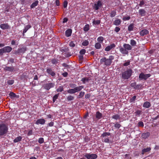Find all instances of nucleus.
<instances>
[{
	"instance_id": "obj_1",
	"label": "nucleus",
	"mask_w": 159,
	"mask_h": 159,
	"mask_svg": "<svg viewBox=\"0 0 159 159\" xmlns=\"http://www.w3.org/2000/svg\"><path fill=\"white\" fill-rule=\"evenodd\" d=\"M114 59V57L112 55H110L109 57L108 58L106 57H103L100 60L101 64H104V65L107 66H109L111 65L112 61Z\"/></svg>"
},
{
	"instance_id": "obj_2",
	"label": "nucleus",
	"mask_w": 159,
	"mask_h": 159,
	"mask_svg": "<svg viewBox=\"0 0 159 159\" xmlns=\"http://www.w3.org/2000/svg\"><path fill=\"white\" fill-rule=\"evenodd\" d=\"M8 130V125L7 123H2L0 124V137L5 136Z\"/></svg>"
},
{
	"instance_id": "obj_3",
	"label": "nucleus",
	"mask_w": 159,
	"mask_h": 159,
	"mask_svg": "<svg viewBox=\"0 0 159 159\" xmlns=\"http://www.w3.org/2000/svg\"><path fill=\"white\" fill-rule=\"evenodd\" d=\"M132 49V46L128 44L124 43L123 47H120V51L123 54L127 55L128 54V51Z\"/></svg>"
},
{
	"instance_id": "obj_4",
	"label": "nucleus",
	"mask_w": 159,
	"mask_h": 159,
	"mask_svg": "<svg viewBox=\"0 0 159 159\" xmlns=\"http://www.w3.org/2000/svg\"><path fill=\"white\" fill-rule=\"evenodd\" d=\"M133 73L132 70L131 69H129L122 73L121 78L124 80H128L131 76Z\"/></svg>"
},
{
	"instance_id": "obj_5",
	"label": "nucleus",
	"mask_w": 159,
	"mask_h": 159,
	"mask_svg": "<svg viewBox=\"0 0 159 159\" xmlns=\"http://www.w3.org/2000/svg\"><path fill=\"white\" fill-rule=\"evenodd\" d=\"M84 88L83 86H77L74 89H69L67 91L68 93L70 94H74L81 90Z\"/></svg>"
},
{
	"instance_id": "obj_6",
	"label": "nucleus",
	"mask_w": 159,
	"mask_h": 159,
	"mask_svg": "<svg viewBox=\"0 0 159 159\" xmlns=\"http://www.w3.org/2000/svg\"><path fill=\"white\" fill-rule=\"evenodd\" d=\"M84 156L87 159H96L98 157L97 154L93 153L90 154V153H86L84 155Z\"/></svg>"
},
{
	"instance_id": "obj_7",
	"label": "nucleus",
	"mask_w": 159,
	"mask_h": 159,
	"mask_svg": "<svg viewBox=\"0 0 159 159\" xmlns=\"http://www.w3.org/2000/svg\"><path fill=\"white\" fill-rule=\"evenodd\" d=\"M151 76V75L150 74H144L142 72L139 75V79L140 80H146Z\"/></svg>"
},
{
	"instance_id": "obj_8",
	"label": "nucleus",
	"mask_w": 159,
	"mask_h": 159,
	"mask_svg": "<svg viewBox=\"0 0 159 159\" xmlns=\"http://www.w3.org/2000/svg\"><path fill=\"white\" fill-rule=\"evenodd\" d=\"M102 6V3L100 0L98 1L96 3H94L93 6V8L95 10H98Z\"/></svg>"
},
{
	"instance_id": "obj_9",
	"label": "nucleus",
	"mask_w": 159,
	"mask_h": 159,
	"mask_svg": "<svg viewBox=\"0 0 159 159\" xmlns=\"http://www.w3.org/2000/svg\"><path fill=\"white\" fill-rule=\"evenodd\" d=\"M55 84L53 83H50L44 84L43 86L44 88L46 90H48L51 88L54 87Z\"/></svg>"
},
{
	"instance_id": "obj_10",
	"label": "nucleus",
	"mask_w": 159,
	"mask_h": 159,
	"mask_svg": "<svg viewBox=\"0 0 159 159\" xmlns=\"http://www.w3.org/2000/svg\"><path fill=\"white\" fill-rule=\"evenodd\" d=\"M26 49L25 47L20 48L18 50L16 51L15 52V54H22L24 53L26 51Z\"/></svg>"
},
{
	"instance_id": "obj_11",
	"label": "nucleus",
	"mask_w": 159,
	"mask_h": 159,
	"mask_svg": "<svg viewBox=\"0 0 159 159\" xmlns=\"http://www.w3.org/2000/svg\"><path fill=\"white\" fill-rule=\"evenodd\" d=\"M9 95L11 99H17L20 98L19 95H16L15 93L12 92L10 93Z\"/></svg>"
},
{
	"instance_id": "obj_12",
	"label": "nucleus",
	"mask_w": 159,
	"mask_h": 159,
	"mask_svg": "<svg viewBox=\"0 0 159 159\" xmlns=\"http://www.w3.org/2000/svg\"><path fill=\"white\" fill-rule=\"evenodd\" d=\"M46 72L52 76H54L56 75L55 73L51 68H47L46 69Z\"/></svg>"
},
{
	"instance_id": "obj_13",
	"label": "nucleus",
	"mask_w": 159,
	"mask_h": 159,
	"mask_svg": "<svg viewBox=\"0 0 159 159\" xmlns=\"http://www.w3.org/2000/svg\"><path fill=\"white\" fill-rule=\"evenodd\" d=\"M0 28L3 30H5L9 29L10 27L8 23L2 24L0 25Z\"/></svg>"
},
{
	"instance_id": "obj_14",
	"label": "nucleus",
	"mask_w": 159,
	"mask_h": 159,
	"mask_svg": "<svg viewBox=\"0 0 159 159\" xmlns=\"http://www.w3.org/2000/svg\"><path fill=\"white\" fill-rule=\"evenodd\" d=\"M45 122V120L43 119H40L38 120L35 122L36 125H43Z\"/></svg>"
},
{
	"instance_id": "obj_15",
	"label": "nucleus",
	"mask_w": 159,
	"mask_h": 159,
	"mask_svg": "<svg viewBox=\"0 0 159 159\" xmlns=\"http://www.w3.org/2000/svg\"><path fill=\"white\" fill-rule=\"evenodd\" d=\"M149 33V31L146 29L141 30L140 32V34L141 36H144Z\"/></svg>"
},
{
	"instance_id": "obj_16",
	"label": "nucleus",
	"mask_w": 159,
	"mask_h": 159,
	"mask_svg": "<svg viewBox=\"0 0 159 159\" xmlns=\"http://www.w3.org/2000/svg\"><path fill=\"white\" fill-rule=\"evenodd\" d=\"M5 53L10 52L12 50V48L9 46L4 47L3 48Z\"/></svg>"
},
{
	"instance_id": "obj_17",
	"label": "nucleus",
	"mask_w": 159,
	"mask_h": 159,
	"mask_svg": "<svg viewBox=\"0 0 159 159\" xmlns=\"http://www.w3.org/2000/svg\"><path fill=\"white\" fill-rule=\"evenodd\" d=\"M72 33V30L71 29H68L65 31V35L67 37L71 36Z\"/></svg>"
},
{
	"instance_id": "obj_18",
	"label": "nucleus",
	"mask_w": 159,
	"mask_h": 159,
	"mask_svg": "<svg viewBox=\"0 0 159 159\" xmlns=\"http://www.w3.org/2000/svg\"><path fill=\"white\" fill-rule=\"evenodd\" d=\"M139 12L141 16H144L146 13V11L143 9H140L139 11Z\"/></svg>"
},
{
	"instance_id": "obj_19",
	"label": "nucleus",
	"mask_w": 159,
	"mask_h": 159,
	"mask_svg": "<svg viewBox=\"0 0 159 159\" xmlns=\"http://www.w3.org/2000/svg\"><path fill=\"white\" fill-rule=\"evenodd\" d=\"M150 135V133L149 132L143 133L142 134L141 137L144 139H146Z\"/></svg>"
},
{
	"instance_id": "obj_20",
	"label": "nucleus",
	"mask_w": 159,
	"mask_h": 159,
	"mask_svg": "<svg viewBox=\"0 0 159 159\" xmlns=\"http://www.w3.org/2000/svg\"><path fill=\"white\" fill-rule=\"evenodd\" d=\"M31 27V26L30 25H27L26 26L23 30V35H25V34L27 31Z\"/></svg>"
},
{
	"instance_id": "obj_21",
	"label": "nucleus",
	"mask_w": 159,
	"mask_h": 159,
	"mask_svg": "<svg viewBox=\"0 0 159 159\" xmlns=\"http://www.w3.org/2000/svg\"><path fill=\"white\" fill-rule=\"evenodd\" d=\"M102 114L99 111H98L96 112V117L97 120L101 119L102 117Z\"/></svg>"
},
{
	"instance_id": "obj_22",
	"label": "nucleus",
	"mask_w": 159,
	"mask_h": 159,
	"mask_svg": "<svg viewBox=\"0 0 159 159\" xmlns=\"http://www.w3.org/2000/svg\"><path fill=\"white\" fill-rule=\"evenodd\" d=\"M39 3V1L37 0L35 1L34 2L32 3L30 6V8H34L37 6Z\"/></svg>"
},
{
	"instance_id": "obj_23",
	"label": "nucleus",
	"mask_w": 159,
	"mask_h": 159,
	"mask_svg": "<svg viewBox=\"0 0 159 159\" xmlns=\"http://www.w3.org/2000/svg\"><path fill=\"white\" fill-rule=\"evenodd\" d=\"M4 70L6 71L12 72L14 70V68L12 66H6L4 68Z\"/></svg>"
},
{
	"instance_id": "obj_24",
	"label": "nucleus",
	"mask_w": 159,
	"mask_h": 159,
	"mask_svg": "<svg viewBox=\"0 0 159 159\" xmlns=\"http://www.w3.org/2000/svg\"><path fill=\"white\" fill-rule=\"evenodd\" d=\"M116 12L115 10H112L110 13V15L111 17H115L116 15Z\"/></svg>"
},
{
	"instance_id": "obj_25",
	"label": "nucleus",
	"mask_w": 159,
	"mask_h": 159,
	"mask_svg": "<svg viewBox=\"0 0 159 159\" xmlns=\"http://www.w3.org/2000/svg\"><path fill=\"white\" fill-rule=\"evenodd\" d=\"M151 150V148L150 147L147 148H146L143 149L142 150V154L143 155L146 152L150 151Z\"/></svg>"
},
{
	"instance_id": "obj_26",
	"label": "nucleus",
	"mask_w": 159,
	"mask_h": 159,
	"mask_svg": "<svg viewBox=\"0 0 159 159\" xmlns=\"http://www.w3.org/2000/svg\"><path fill=\"white\" fill-rule=\"evenodd\" d=\"M121 22V20L120 19H117L113 22V24L116 25L118 26L120 24Z\"/></svg>"
},
{
	"instance_id": "obj_27",
	"label": "nucleus",
	"mask_w": 159,
	"mask_h": 159,
	"mask_svg": "<svg viewBox=\"0 0 159 159\" xmlns=\"http://www.w3.org/2000/svg\"><path fill=\"white\" fill-rule=\"evenodd\" d=\"M58 60L57 59L55 58L52 59L51 61L53 65H56L58 63Z\"/></svg>"
},
{
	"instance_id": "obj_28",
	"label": "nucleus",
	"mask_w": 159,
	"mask_h": 159,
	"mask_svg": "<svg viewBox=\"0 0 159 159\" xmlns=\"http://www.w3.org/2000/svg\"><path fill=\"white\" fill-rule=\"evenodd\" d=\"M150 103L148 102H145L143 105V107H144L148 108L151 106Z\"/></svg>"
},
{
	"instance_id": "obj_29",
	"label": "nucleus",
	"mask_w": 159,
	"mask_h": 159,
	"mask_svg": "<svg viewBox=\"0 0 159 159\" xmlns=\"http://www.w3.org/2000/svg\"><path fill=\"white\" fill-rule=\"evenodd\" d=\"M22 139V137L19 136L13 140L14 143H17L21 141Z\"/></svg>"
},
{
	"instance_id": "obj_30",
	"label": "nucleus",
	"mask_w": 159,
	"mask_h": 159,
	"mask_svg": "<svg viewBox=\"0 0 159 159\" xmlns=\"http://www.w3.org/2000/svg\"><path fill=\"white\" fill-rule=\"evenodd\" d=\"M134 27V24L131 23L128 27V30L130 32L133 30Z\"/></svg>"
},
{
	"instance_id": "obj_31",
	"label": "nucleus",
	"mask_w": 159,
	"mask_h": 159,
	"mask_svg": "<svg viewBox=\"0 0 159 159\" xmlns=\"http://www.w3.org/2000/svg\"><path fill=\"white\" fill-rule=\"evenodd\" d=\"M104 39V38L102 36H99L97 39V41L98 43H102Z\"/></svg>"
},
{
	"instance_id": "obj_32",
	"label": "nucleus",
	"mask_w": 159,
	"mask_h": 159,
	"mask_svg": "<svg viewBox=\"0 0 159 159\" xmlns=\"http://www.w3.org/2000/svg\"><path fill=\"white\" fill-rule=\"evenodd\" d=\"M101 22V21L100 20H93V25H99Z\"/></svg>"
},
{
	"instance_id": "obj_33",
	"label": "nucleus",
	"mask_w": 159,
	"mask_h": 159,
	"mask_svg": "<svg viewBox=\"0 0 159 159\" xmlns=\"http://www.w3.org/2000/svg\"><path fill=\"white\" fill-rule=\"evenodd\" d=\"M95 47L97 49H100L101 47V45L100 43H97L95 45Z\"/></svg>"
},
{
	"instance_id": "obj_34",
	"label": "nucleus",
	"mask_w": 159,
	"mask_h": 159,
	"mask_svg": "<svg viewBox=\"0 0 159 159\" xmlns=\"http://www.w3.org/2000/svg\"><path fill=\"white\" fill-rule=\"evenodd\" d=\"M130 44L132 46H135L136 44V42L134 39H131L130 40Z\"/></svg>"
},
{
	"instance_id": "obj_35",
	"label": "nucleus",
	"mask_w": 159,
	"mask_h": 159,
	"mask_svg": "<svg viewBox=\"0 0 159 159\" xmlns=\"http://www.w3.org/2000/svg\"><path fill=\"white\" fill-rule=\"evenodd\" d=\"M89 44V42L88 40H85L82 43V45L83 46H87Z\"/></svg>"
},
{
	"instance_id": "obj_36",
	"label": "nucleus",
	"mask_w": 159,
	"mask_h": 159,
	"mask_svg": "<svg viewBox=\"0 0 159 159\" xmlns=\"http://www.w3.org/2000/svg\"><path fill=\"white\" fill-rule=\"evenodd\" d=\"M57 92H61L63 90V86H60L56 89Z\"/></svg>"
},
{
	"instance_id": "obj_37",
	"label": "nucleus",
	"mask_w": 159,
	"mask_h": 159,
	"mask_svg": "<svg viewBox=\"0 0 159 159\" xmlns=\"http://www.w3.org/2000/svg\"><path fill=\"white\" fill-rule=\"evenodd\" d=\"M112 118L115 120L119 119L120 118V116L118 114L114 115L112 116Z\"/></svg>"
},
{
	"instance_id": "obj_38",
	"label": "nucleus",
	"mask_w": 159,
	"mask_h": 159,
	"mask_svg": "<svg viewBox=\"0 0 159 159\" xmlns=\"http://www.w3.org/2000/svg\"><path fill=\"white\" fill-rule=\"evenodd\" d=\"M89 30V25L88 24H87L85 25V26L84 27V30L85 31H87Z\"/></svg>"
},
{
	"instance_id": "obj_39",
	"label": "nucleus",
	"mask_w": 159,
	"mask_h": 159,
	"mask_svg": "<svg viewBox=\"0 0 159 159\" xmlns=\"http://www.w3.org/2000/svg\"><path fill=\"white\" fill-rule=\"evenodd\" d=\"M142 111L140 110H137L135 112H134L135 115L137 116V115H139L141 114Z\"/></svg>"
},
{
	"instance_id": "obj_40",
	"label": "nucleus",
	"mask_w": 159,
	"mask_h": 159,
	"mask_svg": "<svg viewBox=\"0 0 159 159\" xmlns=\"http://www.w3.org/2000/svg\"><path fill=\"white\" fill-rule=\"evenodd\" d=\"M14 80H9L7 81V83L9 85H12L14 84Z\"/></svg>"
},
{
	"instance_id": "obj_41",
	"label": "nucleus",
	"mask_w": 159,
	"mask_h": 159,
	"mask_svg": "<svg viewBox=\"0 0 159 159\" xmlns=\"http://www.w3.org/2000/svg\"><path fill=\"white\" fill-rule=\"evenodd\" d=\"M130 19V17L129 16H126L123 17L122 19L124 20H129Z\"/></svg>"
},
{
	"instance_id": "obj_42",
	"label": "nucleus",
	"mask_w": 159,
	"mask_h": 159,
	"mask_svg": "<svg viewBox=\"0 0 159 159\" xmlns=\"http://www.w3.org/2000/svg\"><path fill=\"white\" fill-rule=\"evenodd\" d=\"M85 93L84 92H83V91H81V92L80 94H79V98H82V97H83V96H84V93Z\"/></svg>"
},
{
	"instance_id": "obj_43",
	"label": "nucleus",
	"mask_w": 159,
	"mask_h": 159,
	"mask_svg": "<svg viewBox=\"0 0 159 159\" xmlns=\"http://www.w3.org/2000/svg\"><path fill=\"white\" fill-rule=\"evenodd\" d=\"M38 141L39 143L42 144L44 142V139L43 138H40L39 139Z\"/></svg>"
},
{
	"instance_id": "obj_44",
	"label": "nucleus",
	"mask_w": 159,
	"mask_h": 159,
	"mask_svg": "<svg viewBox=\"0 0 159 159\" xmlns=\"http://www.w3.org/2000/svg\"><path fill=\"white\" fill-rule=\"evenodd\" d=\"M86 52V50L85 49H82L80 52V53L81 55L85 54Z\"/></svg>"
},
{
	"instance_id": "obj_45",
	"label": "nucleus",
	"mask_w": 159,
	"mask_h": 159,
	"mask_svg": "<svg viewBox=\"0 0 159 159\" xmlns=\"http://www.w3.org/2000/svg\"><path fill=\"white\" fill-rule=\"evenodd\" d=\"M121 126V125L120 124H119L118 122H116L114 125V127L117 129H119L120 127Z\"/></svg>"
},
{
	"instance_id": "obj_46",
	"label": "nucleus",
	"mask_w": 159,
	"mask_h": 159,
	"mask_svg": "<svg viewBox=\"0 0 159 159\" xmlns=\"http://www.w3.org/2000/svg\"><path fill=\"white\" fill-rule=\"evenodd\" d=\"M81 81L83 82V83L84 84L86 82H88L89 80V79L85 78H82Z\"/></svg>"
},
{
	"instance_id": "obj_47",
	"label": "nucleus",
	"mask_w": 159,
	"mask_h": 159,
	"mask_svg": "<svg viewBox=\"0 0 159 159\" xmlns=\"http://www.w3.org/2000/svg\"><path fill=\"white\" fill-rule=\"evenodd\" d=\"M138 126L139 127H143L144 126V124L142 121H140L138 123Z\"/></svg>"
},
{
	"instance_id": "obj_48",
	"label": "nucleus",
	"mask_w": 159,
	"mask_h": 159,
	"mask_svg": "<svg viewBox=\"0 0 159 159\" xmlns=\"http://www.w3.org/2000/svg\"><path fill=\"white\" fill-rule=\"evenodd\" d=\"M145 4V2L143 0H142V1H141L140 2V3L139 4V5L141 7H142L143 6L144 4Z\"/></svg>"
},
{
	"instance_id": "obj_49",
	"label": "nucleus",
	"mask_w": 159,
	"mask_h": 159,
	"mask_svg": "<svg viewBox=\"0 0 159 159\" xmlns=\"http://www.w3.org/2000/svg\"><path fill=\"white\" fill-rule=\"evenodd\" d=\"M69 85L70 88L73 89L77 87L76 84H69Z\"/></svg>"
},
{
	"instance_id": "obj_50",
	"label": "nucleus",
	"mask_w": 159,
	"mask_h": 159,
	"mask_svg": "<svg viewBox=\"0 0 159 159\" xmlns=\"http://www.w3.org/2000/svg\"><path fill=\"white\" fill-rule=\"evenodd\" d=\"M62 66L63 67H64L66 68H70V66L69 65L67 64L66 63H63L62 64Z\"/></svg>"
},
{
	"instance_id": "obj_51",
	"label": "nucleus",
	"mask_w": 159,
	"mask_h": 159,
	"mask_svg": "<svg viewBox=\"0 0 159 159\" xmlns=\"http://www.w3.org/2000/svg\"><path fill=\"white\" fill-rule=\"evenodd\" d=\"M69 45L71 47H74L75 46V44L73 41H71Z\"/></svg>"
},
{
	"instance_id": "obj_52",
	"label": "nucleus",
	"mask_w": 159,
	"mask_h": 159,
	"mask_svg": "<svg viewBox=\"0 0 159 159\" xmlns=\"http://www.w3.org/2000/svg\"><path fill=\"white\" fill-rule=\"evenodd\" d=\"M130 61L129 60H128L127 62L123 64L124 66H127L129 65Z\"/></svg>"
},
{
	"instance_id": "obj_53",
	"label": "nucleus",
	"mask_w": 159,
	"mask_h": 159,
	"mask_svg": "<svg viewBox=\"0 0 159 159\" xmlns=\"http://www.w3.org/2000/svg\"><path fill=\"white\" fill-rule=\"evenodd\" d=\"M67 4H68V2H67V1H65L64 2V3H63L64 7L65 8H66L67 7Z\"/></svg>"
},
{
	"instance_id": "obj_54",
	"label": "nucleus",
	"mask_w": 159,
	"mask_h": 159,
	"mask_svg": "<svg viewBox=\"0 0 159 159\" xmlns=\"http://www.w3.org/2000/svg\"><path fill=\"white\" fill-rule=\"evenodd\" d=\"M111 49L110 46H107L105 49V50L106 51H109Z\"/></svg>"
},
{
	"instance_id": "obj_55",
	"label": "nucleus",
	"mask_w": 159,
	"mask_h": 159,
	"mask_svg": "<svg viewBox=\"0 0 159 159\" xmlns=\"http://www.w3.org/2000/svg\"><path fill=\"white\" fill-rule=\"evenodd\" d=\"M120 28L118 27H116L115 29V31L116 32H118L120 30Z\"/></svg>"
},
{
	"instance_id": "obj_56",
	"label": "nucleus",
	"mask_w": 159,
	"mask_h": 159,
	"mask_svg": "<svg viewBox=\"0 0 159 159\" xmlns=\"http://www.w3.org/2000/svg\"><path fill=\"white\" fill-rule=\"evenodd\" d=\"M111 49H112V48H113L116 47V45L114 43H112L110 45H109Z\"/></svg>"
},
{
	"instance_id": "obj_57",
	"label": "nucleus",
	"mask_w": 159,
	"mask_h": 159,
	"mask_svg": "<svg viewBox=\"0 0 159 159\" xmlns=\"http://www.w3.org/2000/svg\"><path fill=\"white\" fill-rule=\"evenodd\" d=\"M33 134V131L32 130H29L27 134V135L28 136H30L31 135H32Z\"/></svg>"
},
{
	"instance_id": "obj_58",
	"label": "nucleus",
	"mask_w": 159,
	"mask_h": 159,
	"mask_svg": "<svg viewBox=\"0 0 159 159\" xmlns=\"http://www.w3.org/2000/svg\"><path fill=\"white\" fill-rule=\"evenodd\" d=\"M62 75L64 77H67L68 74L67 72H65L62 73Z\"/></svg>"
},
{
	"instance_id": "obj_59",
	"label": "nucleus",
	"mask_w": 159,
	"mask_h": 159,
	"mask_svg": "<svg viewBox=\"0 0 159 159\" xmlns=\"http://www.w3.org/2000/svg\"><path fill=\"white\" fill-rule=\"evenodd\" d=\"M68 49L67 48H64L63 49H61V51L62 52H67L68 51Z\"/></svg>"
},
{
	"instance_id": "obj_60",
	"label": "nucleus",
	"mask_w": 159,
	"mask_h": 159,
	"mask_svg": "<svg viewBox=\"0 0 159 159\" xmlns=\"http://www.w3.org/2000/svg\"><path fill=\"white\" fill-rule=\"evenodd\" d=\"M5 53L3 48L0 49V55H2L3 53Z\"/></svg>"
},
{
	"instance_id": "obj_61",
	"label": "nucleus",
	"mask_w": 159,
	"mask_h": 159,
	"mask_svg": "<svg viewBox=\"0 0 159 159\" xmlns=\"http://www.w3.org/2000/svg\"><path fill=\"white\" fill-rule=\"evenodd\" d=\"M90 96V94L89 93H87L85 95V98H89Z\"/></svg>"
},
{
	"instance_id": "obj_62",
	"label": "nucleus",
	"mask_w": 159,
	"mask_h": 159,
	"mask_svg": "<svg viewBox=\"0 0 159 159\" xmlns=\"http://www.w3.org/2000/svg\"><path fill=\"white\" fill-rule=\"evenodd\" d=\"M59 94H55L53 97L52 99H57L58 97Z\"/></svg>"
},
{
	"instance_id": "obj_63",
	"label": "nucleus",
	"mask_w": 159,
	"mask_h": 159,
	"mask_svg": "<svg viewBox=\"0 0 159 159\" xmlns=\"http://www.w3.org/2000/svg\"><path fill=\"white\" fill-rule=\"evenodd\" d=\"M110 140L109 139L107 138H105L104 139V142L107 143H109V142Z\"/></svg>"
},
{
	"instance_id": "obj_64",
	"label": "nucleus",
	"mask_w": 159,
	"mask_h": 159,
	"mask_svg": "<svg viewBox=\"0 0 159 159\" xmlns=\"http://www.w3.org/2000/svg\"><path fill=\"white\" fill-rule=\"evenodd\" d=\"M136 84V83L135 82H134V83H131V84H130V86L132 87H134H134L135 86Z\"/></svg>"
}]
</instances>
